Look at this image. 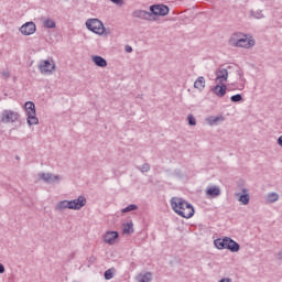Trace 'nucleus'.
Returning a JSON list of instances; mask_svg holds the SVG:
<instances>
[{"label": "nucleus", "instance_id": "f257e3e1", "mask_svg": "<svg viewBox=\"0 0 282 282\" xmlns=\"http://www.w3.org/2000/svg\"><path fill=\"white\" fill-rule=\"evenodd\" d=\"M171 207L178 215L180 217H183L184 219H191L193 215H195V208L192 204L187 203L183 198L173 197L171 199Z\"/></svg>", "mask_w": 282, "mask_h": 282}, {"label": "nucleus", "instance_id": "f03ea898", "mask_svg": "<svg viewBox=\"0 0 282 282\" xmlns=\"http://www.w3.org/2000/svg\"><path fill=\"white\" fill-rule=\"evenodd\" d=\"M24 109L26 112V122L29 127H32V124H39V117H36V105H34V101H26L24 104Z\"/></svg>", "mask_w": 282, "mask_h": 282}, {"label": "nucleus", "instance_id": "7ed1b4c3", "mask_svg": "<svg viewBox=\"0 0 282 282\" xmlns=\"http://www.w3.org/2000/svg\"><path fill=\"white\" fill-rule=\"evenodd\" d=\"M19 118H21V115L10 109L2 110L0 113V122H2V124L19 122Z\"/></svg>", "mask_w": 282, "mask_h": 282}, {"label": "nucleus", "instance_id": "20e7f679", "mask_svg": "<svg viewBox=\"0 0 282 282\" xmlns=\"http://www.w3.org/2000/svg\"><path fill=\"white\" fill-rule=\"evenodd\" d=\"M86 28L90 32H94V34H98L101 36V34H105V24H102V21L98 19H89L86 21Z\"/></svg>", "mask_w": 282, "mask_h": 282}, {"label": "nucleus", "instance_id": "39448f33", "mask_svg": "<svg viewBox=\"0 0 282 282\" xmlns=\"http://www.w3.org/2000/svg\"><path fill=\"white\" fill-rule=\"evenodd\" d=\"M152 17H166L171 9L166 4H152L150 6Z\"/></svg>", "mask_w": 282, "mask_h": 282}, {"label": "nucleus", "instance_id": "423d86ee", "mask_svg": "<svg viewBox=\"0 0 282 282\" xmlns=\"http://www.w3.org/2000/svg\"><path fill=\"white\" fill-rule=\"evenodd\" d=\"M229 43L234 45V47H246L247 50L250 47H254V40H248V37H242L235 40V37H231L229 40Z\"/></svg>", "mask_w": 282, "mask_h": 282}, {"label": "nucleus", "instance_id": "0eeeda50", "mask_svg": "<svg viewBox=\"0 0 282 282\" xmlns=\"http://www.w3.org/2000/svg\"><path fill=\"white\" fill-rule=\"evenodd\" d=\"M39 69L42 74H52L56 69V64L50 59H43L39 65Z\"/></svg>", "mask_w": 282, "mask_h": 282}, {"label": "nucleus", "instance_id": "6e6552de", "mask_svg": "<svg viewBox=\"0 0 282 282\" xmlns=\"http://www.w3.org/2000/svg\"><path fill=\"white\" fill-rule=\"evenodd\" d=\"M84 206H87V198L84 195L70 200V210H80Z\"/></svg>", "mask_w": 282, "mask_h": 282}, {"label": "nucleus", "instance_id": "1a4fd4ad", "mask_svg": "<svg viewBox=\"0 0 282 282\" xmlns=\"http://www.w3.org/2000/svg\"><path fill=\"white\" fill-rule=\"evenodd\" d=\"M21 34L24 36H30L36 32V24L34 22H25L21 28H20Z\"/></svg>", "mask_w": 282, "mask_h": 282}, {"label": "nucleus", "instance_id": "9d476101", "mask_svg": "<svg viewBox=\"0 0 282 282\" xmlns=\"http://www.w3.org/2000/svg\"><path fill=\"white\" fill-rule=\"evenodd\" d=\"M40 180H43V182H45V184H54V182H58V180H61V176L58 175H54L52 173H39L37 174Z\"/></svg>", "mask_w": 282, "mask_h": 282}, {"label": "nucleus", "instance_id": "9b49d317", "mask_svg": "<svg viewBox=\"0 0 282 282\" xmlns=\"http://www.w3.org/2000/svg\"><path fill=\"white\" fill-rule=\"evenodd\" d=\"M118 237H120V234H118V231H107L104 235V241L105 243H109V246H113Z\"/></svg>", "mask_w": 282, "mask_h": 282}, {"label": "nucleus", "instance_id": "f8f14e48", "mask_svg": "<svg viewBox=\"0 0 282 282\" xmlns=\"http://www.w3.org/2000/svg\"><path fill=\"white\" fill-rule=\"evenodd\" d=\"M226 250H229L230 252H239V250H241V246L237 241L232 240V238L227 237Z\"/></svg>", "mask_w": 282, "mask_h": 282}, {"label": "nucleus", "instance_id": "ddd939ff", "mask_svg": "<svg viewBox=\"0 0 282 282\" xmlns=\"http://www.w3.org/2000/svg\"><path fill=\"white\" fill-rule=\"evenodd\" d=\"M238 202H241L243 206H248L250 204V194H248L247 188H242V194L237 193Z\"/></svg>", "mask_w": 282, "mask_h": 282}, {"label": "nucleus", "instance_id": "4468645a", "mask_svg": "<svg viewBox=\"0 0 282 282\" xmlns=\"http://www.w3.org/2000/svg\"><path fill=\"white\" fill-rule=\"evenodd\" d=\"M132 17H134L135 19H144L145 21H150L152 13L151 11H144V10H135L132 13Z\"/></svg>", "mask_w": 282, "mask_h": 282}, {"label": "nucleus", "instance_id": "2eb2a0df", "mask_svg": "<svg viewBox=\"0 0 282 282\" xmlns=\"http://www.w3.org/2000/svg\"><path fill=\"white\" fill-rule=\"evenodd\" d=\"M226 89H227L226 84H223V85L217 84L212 88V91L213 94L218 96V98H224L226 96Z\"/></svg>", "mask_w": 282, "mask_h": 282}, {"label": "nucleus", "instance_id": "dca6fc26", "mask_svg": "<svg viewBox=\"0 0 282 282\" xmlns=\"http://www.w3.org/2000/svg\"><path fill=\"white\" fill-rule=\"evenodd\" d=\"M69 209L72 210V204H70V200H61L58 202L56 205H55V210L58 212V213H63V210L65 209Z\"/></svg>", "mask_w": 282, "mask_h": 282}, {"label": "nucleus", "instance_id": "f3484780", "mask_svg": "<svg viewBox=\"0 0 282 282\" xmlns=\"http://www.w3.org/2000/svg\"><path fill=\"white\" fill-rule=\"evenodd\" d=\"M91 61L97 67H107V59L100 55H93Z\"/></svg>", "mask_w": 282, "mask_h": 282}, {"label": "nucleus", "instance_id": "a211bd4d", "mask_svg": "<svg viewBox=\"0 0 282 282\" xmlns=\"http://www.w3.org/2000/svg\"><path fill=\"white\" fill-rule=\"evenodd\" d=\"M206 122L209 124V127H215V124H217V122H224L225 118L224 116H209L206 119Z\"/></svg>", "mask_w": 282, "mask_h": 282}, {"label": "nucleus", "instance_id": "6ab92c4d", "mask_svg": "<svg viewBox=\"0 0 282 282\" xmlns=\"http://www.w3.org/2000/svg\"><path fill=\"white\" fill-rule=\"evenodd\" d=\"M206 195L213 198L219 197V195H221V189L218 186L207 187Z\"/></svg>", "mask_w": 282, "mask_h": 282}, {"label": "nucleus", "instance_id": "aec40b11", "mask_svg": "<svg viewBox=\"0 0 282 282\" xmlns=\"http://www.w3.org/2000/svg\"><path fill=\"white\" fill-rule=\"evenodd\" d=\"M227 242H228V237L217 238L216 240H214V246L218 250H226Z\"/></svg>", "mask_w": 282, "mask_h": 282}, {"label": "nucleus", "instance_id": "412c9836", "mask_svg": "<svg viewBox=\"0 0 282 282\" xmlns=\"http://www.w3.org/2000/svg\"><path fill=\"white\" fill-rule=\"evenodd\" d=\"M216 80H228V69L219 67L216 70Z\"/></svg>", "mask_w": 282, "mask_h": 282}, {"label": "nucleus", "instance_id": "4be33fe9", "mask_svg": "<svg viewBox=\"0 0 282 282\" xmlns=\"http://www.w3.org/2000/svg\"><path fill=\"white\" fill-rule=\"evenodd\" d=\"M205 87H206V79L204 78V76H199L194 83V88L198 89V91H204Z\"/></svg>", "mask_w": 282, "mask_h": 282}, {"label": "nucleus", "instance_id": "5701e85b", "mask_svg": "<svg viewBox=\"0 0 282 282\" xmlns=\"http://www.w3.org/2000/svg\"><path fill=\"white\" fill-rule=\"evenodd\" d=\"M122 226H123V228H122L123 235H131L134 232L132 220H129L128 223L123 224Z\"/></svg>", "mask_w": 282, "mask_h": 282}, {"label": "nucleus", "instance_id": "b1692460", "mask_svg": "<svg viewBox=\"0 0 282 282\" xmlns=\"http://www.w3.org/2000/svg\"><path fill=\"white\" fill-rule=\"evenodd\" d=\"M267 202L269 204H274V202H279V195L274 192H271L267 195Z\"/></svg>", "mask_w": 282, "mask_h": 282}, {"label": "nucleus", "instance_id": "393cba45", "mask_svg": "<svg viewBox=\"0 0 282 282\" xmlns=\"http://www.w3.org/2000/svg\"><path fill=\"white\" fill-rule=\"evenodd\" d=\"M153 281V273L147 272L139 278V282H151Z\"/></svg>", "mask_w": 282, "mask_h": 282}, {"label": "nucleus", "instance_id": "a878e982", "mask_svg": "<svg viewBox=\"0 0 282 282\" xmlns=\"http://www.w3.org/2000/svg\"><path fill=\"white\" fill-rule=\"evenodd\" d=\"M43 25L47 30H54V28H56V22H54V20H52V19H46V20H44Z\"/></svg>", "mask_w": 282, "mask_h": 282}, {"label": "nucleus", "instance_id": "bb28decb", "mask_svg": "<svg viewBox=\"0 0 282 282\" xmlns=\"http://www.w3.org/2000/svg\"><path fill=\"white\" fill-rule=\"evenodd\" d=\"M113 272H116V269L111 268L105 271L104 276L106 281H111L113 279Z\"/></svg>", "mask_w": 282, "mask_h": 282}, {"label": "nucleus", "instance_id": "cd10ccee", "mask_svg": "<svg viewBox=\"0 0 282 282\" xmlns=\"http://www.w3.org/2000/svg\"><path fill=\"white\" fill-rule=\"evenodd\" d=\"M137 169L141 173H149L151 171V165L149 163H144L142 166H137Z\"/></svg>", "mask_w": 282, "mask_h": 282}, {"label": "nucleus", "instance_id": "c85d7f7f", "mask_svg": "<svg viewBox=\"0 0 282 282\" xmlns=\"http://www.w3.org/2000/svg\"><path fill=\"white\" fill-rule=\"evenodd\" d=\"M133 210H138V205L130 204L126 208L121 209V213H131Z\"/></svg>", "mask_w": 282, "mask_h": 282}, {"label": "nucleus", "instance_id": "c756f323", "mask_svg": "<svg viewBox=\"0 0 282 282\" xmlns=\"http://www.w3.org/2000/svg\"><path fill=\"white\" fill-rule=\"evenodd\" d=\"M230 100L231 102H241L243 100V96H241V94L232 95Z\"/></svg>", "mask_w": 282, "mask_h": 282}, {"label": "nucleus", "instance_id": "7c9ffc66", "mask_svg": "<svg viewBox=\"0 0 282 282\" xmlns=\"http://www.w3.org/2000/svg\"><path fill=\"white\" fill-rule=\"evenodd\" d=\"M251 17H254V19H263V11L261 10L251 11Z\"/></svg>", "mask_w": 282, "mask_h": 282}, {"label": "nucleus", "instance_id": "2f4dec72", "mask_svg": "<svg viewBox=\"0 0 282 282\" xmlns=\"http://www.w3.org/2000/svg\"><path fill=\"white\" fill-rule=\"evenodd\" d=\"M187 122H188L189 127H195V124H197V120L195 119V117L193 115H189L187 117Z\"/></svg>", "mask_w": 282, "mask_h": 282}, {"label": "nucleus", "instance_id": "473e14b6", "mask_svg": "<svg viewBox=\"0 0 282 282\" xmlns=\"http://www.w3.org/2000/svg\"><path fill=\"white\" fill-rule=\"evenodd\" d=\"M172 175H173V177H178V178H181V177H182V171H181V170H175Z\"/></svg>", "mask_w": 282, "mask_h": 282}, {"label": "nucleus", "instance_id": "72a5a7b5", "mask_svg": "<svg viewBox=\"0 0 282 282\" xmlns=\"http://www.w3.org/2000/svg\"><path fill=\"white\" fill-rule=\"evenodd\" d=\"M111 3H115L116 6H122L124 3V0H110Z\"/></svg>", "mask_w": 282, "mask_h": 282}, {"label": "nucleus", "instance_id": "f704fd0d", "mask_svg": "<svg viewBox=\"0 0 282 282\" xmlns=\"http://www.w3.org/2000/svg\"><path fill=\"white\" fill-rule=\"evenodd\" d=\"M88 263H90V265L94 264V263H96V257L90 256V257L88 258Z\"/></svg>", "mask_w": 282, "mask_h": 282}, {"label": "nucleus", "instance_id": "c9c22d12", "mask_svg": "<svg viewBox=\"0 0 282 282\" xmlns=\"http://www.w3.org/2000/svg\"><path fill=\"white\" fill-rule=\"evenodd\" d=\"M126 52H127L128 54H131V52H133V47H131L130 45H127V46H126Z\"/></svg>", "mask_w": 282, "mask_h": 282}, {"label": "nucleus", "instance_id": "e433bc0d", "mask_svg": "<svg viewBox=\"0 0 282 282\" xmlns=\"http://www.w3.org/2000/svg\"><path fill=\"white\" fill-rule=\"evenodd\" d=\"M6 272V267L0 263V274H3Z\"/></svg>", "mask_w": 282, "mask_h": 282}, {"label": "nucleus", "instance_id": "4c0bfd02", "mask_svg": "<svg viewBox=\"0 0 282 282\" xmlns=\"http://www.w3.org/2000/svg\"><path fill=\"white\" fill-rule=\"evenodd\" d=\"M219 282H232L230 278H223Z\"/></svg>", "mask_w": 282, "mask_h": 282}, {"label": "nucleus", "instance_id": "58836bf2", "mask_svg": "<svg viewBox=\"0 0 282 282\" xmlns=\"http://www.w3.org/2000/svg\"><path fill=\"white\" fill-rule=\"evenodd\" d=\"M2 76H4L6 78H10V72H2Z\"/></svg>", "mask_w": 282, "mask_h": 282}, {"label": "nucleus", "instance_id": "ea45409f", "mask_svg": "<svg viewBox=\"0 0 282 282\" xmlns=\"http://www.w3.org/2000/svg\"><path fill=\"white\" fill-rule=\"evenodd\" d=\"M278 144H279V147L282 148V135H280V137L278 138Z\"/></svg>", "mask_w": 282, "mask_h": 282}, {"label": "nucleus", "instance_id": "a19ab883", "mask_svg": "<svg viewBox=\"0 0 282 282\" xmlns=\"http://www.w3.org/2000/svg\"><path fill=\"white\" fill-rule=\"evenodd\" d=\"M237 74H238V76H239L240 79L243 78V72L237 70Z\"/></svg>", "mask_w": 282, "mask_h": 282}, {"label": "nucleus", "instance_id": "79ce46f5", "mask_svg": "<svg viewBox=\"0 0 282 282\" xmlns=\"http://www.w3.org/2000/svg\"><path fill=\"white\" fill-rule=\"evenodd\" d=\"M278 259L282 261V250L278 252Z\"/></svg>", "mask_w": 282, "mask_h": 282}]
</instances>
